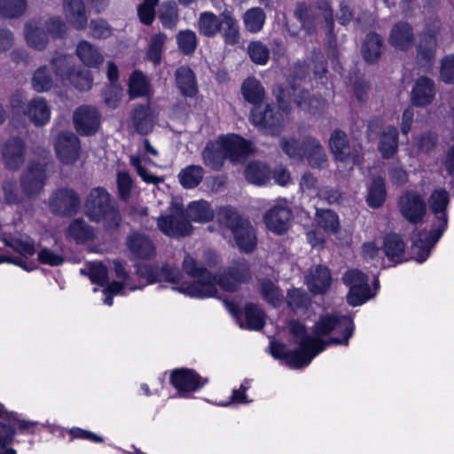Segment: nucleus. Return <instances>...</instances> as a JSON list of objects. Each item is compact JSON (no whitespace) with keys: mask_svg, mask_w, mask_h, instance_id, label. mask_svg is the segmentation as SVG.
Here are the masks:
<instances>
[{"mask_svg":"<svg viewBox=\"0 0 454 454\" xmlns=\"http://www.w3.org/2000/svg\"><path fill=\"white\" fill-rule=\"evenodd\" d=\"M182 265L184 271L195 280L183 284L176 289L193 297L215 296L217 294L216 285L226 292H235L241 284L252 278L249 263L245 259L234 261L217 276L213 275L189 254L184 258Z\"/></svg>","mask_w":454,"mask_h":454,"instance_id":"f257e3e1","label":"nucleus"},{"mask_svg":"<svg viewBox=\"0 0 454 454\" xmlns=\"http://www.w3.org/2000/svg\"><path fill=\"white\" fill-rule=\"evenodd\" d=\"M450 202L449 193L443 189H437L428 199L430 211L434 214L431 230L420 231L413 239V253L416 260L423 262L428 257L431 248L442 237L448 224L446 209Z\"/></svg>","mask_w":454,"mask_h":454,"instance_id":"f03ea898","label":"nucleus"},{"mask_svg":"<svg viewBox=\"0 0 454 454\" xmlns=\"http://www.w3.org/2000/svg\"><path fill=\"white\" fill-rule=\"evenodd\" d=\"M253 153L252 143L237 135L220 137L216 142H208L203 150L204 163L215 171L223 166L224 160L243 162Z\"/></svg>","mask_w":454,"mask_h":454,"instance_id":"7ed1b4c3","label":"nucleus"},{"mask_svg":"<svg viewBox=\"0 0 454 454\" xmlns=\"http://www.w3.org/2000/svg\"><path fill=\"white\" fill-rule=\"evenodd\" d=\"M84 214L94 223H103L109 230L118 228L121 223V215L115 201L103 187L90 191L84 201Z\"/></svg>","mask_w":454,"mask_h":454,"instance_id":"20e7f679","label":"nucleus"},{"mask_svg":"<svg viewBox=\"0 0 454 454\" xmlns=\"http://www.w3.org/2000/svg\"><path fill=\"white\" fill-rule=\"evenodd\" d=\"M217 220L230 230L237 246L246 253H252L256 247V235L251 223L244 218L234 207H223L219 209Z\"/></svg>","mask_w":454,"mask_h":454,"instance_id":"39448f33","label":"nucleus"},{"mask_svg":"<svg viewBox=\"0 0 454 454\" xmlns=\"http://www.w3.org/2000/svg\"><path fill=\"white\" fill-rule=\"evenodd\" d=\"M289 331L295 338L299 348L293 350L290 364L294 369L305 367L325 348V343L314 336L307 334L305 326L297 321L289 324Z\"/></svg>","mask_w":454,"mask_h":454,"instance_id":"423d86ee","label":"nucleus"},{"mask_svg":"<svg viewBox=\"0 0 454 454\" xmlns=\"http://www.w3.org/2000/svg\"><path fill=\"white\" fill-rule=\"evenodd\" d=\"M318 12H320L324 17L329 37L334 39V20L333 11L326 0H318L316 5H312L306 2H299L296 4L294 9V16L301 22V28L309 35H311L317 30V18L318 16Z\"/></svg>","mask_w":454,"mask_h":454,"instance_id":"0eeeda50","label":"nucleus"},{"mask_svg":"<svg viewBox=\"0 0 454 454\" xmlns=\"http://www.w3.org/2000/svg\"><path fill=\"white\" fill-rule=\"evenodd\" d=\"M354 330V324L350 317L346 316L327 315L321 317L320 319L315 324L313 333L315 338L327 335L332 332H338L342 333L343 338H331L327 341L322 340L325 343V347L330 344H344L347 345L348 339L352 336Z\"/></svg>","mask_w":454,"mask_h":454,"instance_id":"6e6552de","label":"nucleus"},{"mask_svg":"<svg viewBox=\"0 0 454 454\" xmlns=\"http://www.w3.org/2000/svg\"><path fill=\"white\" fill-rule=\"evenodd\" d=\"M158 229L171 238L189 236L192 226L185 215V209L180 203H172L169 213L157 218Z\"/></svg>","mask_w":454,"mask_h":454,"instance_id":"1a4fd4ad","label":"nucleus"},{"mask_svg":"<svg viewBox=\"0 0 454 454\" xmlns=\"http://www.w3.org/2000/svg\"><path fill=\"white\" fill-rule=\"evenodd\" d=\"M46 180V163L44 161H30L20 176V184L23 194L28 200L36 199L43 191Z\"/></svg>","mask_w":454,"mask_h":454,"instance_id":"9d476101","label":"nucleus"},{"mask_svg":"<svg viewBox=\"0 0 454 454\" xmlns=\"http://www.w3.org/2000/svg\"><path fill=\"white\" fill-rule=\"evenodd\" d=\"M80 195L71 188L63 187L52 192L49 198V207L54 215L69 217L79 211Z\"/></svg>","mask_w":454,"mask_h":454,"instance_id":"9b49d317","label":"nucleus"},{"mask_svg":"<svg viewBox=\"0 0 454 454\" xmlns=\"http://www.w3.org/2000/svg\"><path fill=\"white\" fill-rule=\"evenodd\" d=\"M368 280V277L358 270H350L344 274L343 282L349 287L348 302L350 305H361L373 297Z\"/></svg>","mask_w":454,"mask_h":454,"instance_id":"f8f14e48","label":"nucleus"},{"mask_svg":"<svg viewBox=\"0 0 454 454\" xmlns=\"http://www.w3.org/2000/svg\"><path fill=\"white\" fill-rule=\"evenodd\" d=\"M250 121L266 135L278 136L281 132L282 115L270 105L254 106L250 114Z\"/></svg>","mask_w":454,"mask_h":454,"instance_id":"ddd939ff","label":"nucleus"},{"mask_svg":"<svg viewBox=\"0 0 454 454\" xmlns=\"http://www.w3.org/2000/svg\"><path fill=\"white\" fill-rule=\"evenodd\" d=\"M329 146L336 160L341 162L350 160L353 164H360L361 153L359 148L350 145L344 131L340 129L333 130L330 137Z\"/></svg>","mask_w":454,"mask_h":454,"instance_id":"4468645a","label":"nucleus"},{"mask_svg":"<svg viewBox=\"0 0 454 454\" xmlns=\"http://www.w3.org/2000/svg\"><path fill=\"white\" fill-rule=\"evenodd\" d=\"M398 207L401 215L413 224L420 223L427 212L424 199L413 191H407L399 198Z\"/></svg>","mask_w":454,"mask_h":454,"instance_id":"2eb2a0df","label":"nucleus"},{"mask_svg":"<svg viewBox=\"0 0 454 454\" xmlns=\"http://www.w3.org/2000/svg\"><path fill=\"white\" fill-rule=\"evenodd\" d=\"M73 122L81 136H91L99 129L100 114L96 107L82 105L74 110Z\"/></svg>","mask_w":454,"mask_h":454,"instance_id":"dca6fc26","label":"nucleus"},{"mask_svg":"<svg viewBox=\"0 0 454 454\" xmlns=\"http://www.w3.org/2000/svg\"><path fill=\"white\" fill-rule=\"evenodd\" d=\"M54 146L58 158L64 164H74L80 158V139L73 132L59 133Z\"/></svg>","mask_w":454,"mask_h":454,"instance_id":"f3484780","label":"nucleus"},{"mask_svg":"<svg viewBox=\"0 0 454 454\" xmlns=\"http://www.w3.org/2000/svg\"><path fill=\"white\" fill-rule=\"evenodd\" d=\"M292 215V210L286 202L285 200L278 201L264 214L263 221L269 230L282 235L289 228Z\"/></svg>","mask_w":454,"mask_h":454,"instance_id":"a211bd4d","label":"nucleus"},{"mask_svg":"<svg viewBox=\"0 0 454 454\" xmlns=\"http://www.w3.org/2000/svg\"><path fill=\"white\" fill-rule=\"evenodd\" d=\"M440 30V23L436 21L432 27H426L419 34V41L417 45V59L424 64H430L434 60L437 39L436 35Z\"/></svg>","mask_w":454,"mask_h":454,"instance_id":"6ab92c4d","label":"nucleus"},{"mask_svg":"<svg viewBox=\"0 0 454 454\" xmlns=\"http://www.w3.org/2000/svg\"><path fill=\"white\" fill-rule=\"evenodd\" d=\"M126 246L137 259L150 260L156 254V247L152 239L139 231H133L127 236Z\"/></svg>","mask_w":454,"mask_h":454,"instance_id":"aec40b11","label":"nucleus"},{"mask_svg":"<svg viewBox=\"0 0 454 454\" xmlns=\"http://www.w3.org/2000/svg\"><path fill=\"white\" fill-rule=\"evenodd\" d=\"M436 88L434 82L427 76L419 77L411 91V101L417 107L431 105L435 98Z\"/></svg>","mask_w":454,"mask_h":454,"instance_id":"412c9836","label":"nucleus"},{"mask_svg":"<svg viewBox=\"0 0 454 454\" xmlns=\"http://www.w3.org/2000/svg\"><path fill=\"white\" fill-rule=\"evenodd\" d=\"M302 160H307L308 165L316 169L325 168L328 165V158L324 146L315 137L306 136L303 137Z\"/></svg>","mask_w":454,"mask_h":454,"instance_id":"4be33fe9","label":"nucleus"},{"mask_svg":"<svg viewBox=\"0 0 454 454\" xmlns=\"http://www.w3.org/2000/svg\"><path fill=\"white\" fill-rule=\"evenodd\" d=\"M26 145L20 137L8 139L3 147V160L11 170L19 169L25 161Z\"/></svg>","mask_w":454,"mask_h":454,"instance_id":"5701e85b","label":"nucleus"},{"mask_svg":"<svg viewBox=\"0 0 454 454\" xmlns=\"http://www.w3.org/2000/svg\"><path fill=\"white\" fill-rule=\"evenodd\" d=\"M230 310L236 316L239 325L242 328L258 331L265 325L264 312L256 304L247 303L244 311L240 313L234 307Z\"/></svg>","mask_w":454,"mask_h":454,"instance_id":"b1692460","label":"nucleus"},{"mask_svg":"<svg viewBox=\"0 0 454 454\" xmlns=\"http://www.w3.org/2000/svg\"><path fill=\"white\" fill-rule=\"evenodd\" d=\"M170 380L180 392H193L204 386L207 380L191 369H176L171 372Z\"/></svg>","mask_w":454,"mask_h":454,"instance_id":"393cba45","label":"nucleus"},{"mask_svg":"<svg viewBox=\"0 0 454 454\" xmlns=\"http://www.w3.org/2000/svg\"><path fill=\"white\" fill-rule=\"evenodd\" d=\"M415 43L412 26L407 21L395 23L390 32L389 43L397 50L408 51Z\"/></svg>","mask_w":454,"mask_h":454,"instance_id":"a878e982","label":"nucleus"},{"mask_svg":"<svg viewBox=\"0 0 454 454\" xmlns=\"http://www.w3.org/2000/svg\"><path fill=\"white\" fill-rule=\"evenodd\" d=\"M24 114L35 127H43L50 121L51 107L45 98L35 97L27 105Z\"/></svg>","mask_w":454,"mask_h":454,"instance_id":"bb28decb","label":"nucleus"},{"mask_svg":"<svg viewBox=\"0 0 454 454\" xmlns=\"http://www.w3.org/2000/svg\"><path fill=\"white\" fill-rule=\"evenodd\" d=\"M309 290L315 294H323L329 289L332 283L331 272L326 266L316 265L309 269L306 276Z\"/></svg>","mask_w":454,"mask_h":454,"instance_id":"cd10ccee","label":"nucleus"},{"mask_svg":"<svg viewBox=\"0 0 454 454\" xmlns=\"http://www.w3.org/2000/svg\"><path fill=\"white\" fill-rule=\"evenodd\" d=\"M25 37L27 44L38 51L46 48L49 39L41 20H32L25 25Z\"/></svg>","mask_w":454,"mask_h":454,"instance_id":"c85d7f7f","label":"nucleus"},{"mask_svg":"<svg viewBox=\"0 0 454 454\" xmlns=\"http://www.w3.org/2000/svg\"><path fill=\"white\" fill-rule=\"evenodd\" d=\"M2 239L7 247L17 251L22 257L31 256L35 252L34 240L26 234L4 232Z\"/></svg>","mask_w":454,"mask_h":454,"instance_id":"c756f323","label":"nucleus"},{"mask_svg":"<svg viewBox=\"0 0 454 454\" xmlns=\"http://www.w3.org/2000/svg\"><path fill=\"white\" fill-rule=\"evenodd\" d=\"M132 125L137 133L147 135L153 129V116L150 106L139 105L136 106L131 115Z\"/></svg>","mask_w":454,"mask_h":454,"instance_id":"7c9ffc66","label":"nucleus"},{"mask_svg":"<svg viewBox=\"0 0 454 454\" xmlns=\"http://www.w3.org/2000/svg\"><path fill=\"white\" fill-rule=\"evenodd\" d=\"M67 235L77 244H83L95 239V230L82 217H79L70 223Z\"/></svg>","mask_w":454,"mask_h":454,"instance_id":"2f4dec72","label":"nucleus"},{"mask_svg":"<svg viewBox=\"0 0 454 454\" xmlns=\"http://www.w3.org/2000/svg\"><path fill=\"white\" fill-rule=\"evenodd\" d=\"M220 33L226 44L235 45L239 42V27L238 20L230 11L225 10L221 13Z\"/></svg>","mask_w":454,"mask_h":454,"instance_id":"473e14b6","label":"nucleus"},{"mask_svg":"<svg viewBox=\"0 0 454 454\" xmlns=\"http://www.w3.org/2000/svg\"><path fill=\"white\" fill-rule=\"evenodd\" d=\"M64 11L70 23L77 29L87 26L88 18L82 0H63Z\"/></svg>","mask_w":454,"mask_h":454,"instance_id":"72a5a7b5","label":"nucleus"},{"mask_svg":"<svg viewBox=\"0 0 454 454\" xmlns=\"http://www.w3.org/2000/svg\"><path fill=\"white\" fill-rule=\"evenodd\" d=\"M384 159H390L398 150V130L393 126H387L382 131L378 146Z\"/></svg>","mask_w":454,"mask_h":454,"instance_id":"f704fd0d","label":"nucleus"},{"mask_svg":"<svg viewBox=\"0 0 454 454\" xmlns=\"http://www.w3.org/2000/svg\"><path fill=\"white\" fill-rule=\"evenodd\" d=\"M76 55L79 59L89 67H96L104 61L99 50L88 41H81L76 47Z\"/></svg>","mask_w":454,"mask_h":454,"instance_id":"c9c22d12","label":"nucleus"},{"mask_svg":"<svg viewBox=\"0 0 454 454\" xmlns=\"http://www.w3.org/2000/svg\"><path fill=\"white\" fill-rule=\"evenodd\" d=\"M404 249V242L398 234L390 233L384 238V253L386 256L395 263H398L403 261Z\"/></svg>","mask_w":454,"mask_h":454,"instance_id":"e433bc0d","label":"nucleus"},{"mask_svg":"<svg viewBox=\"0 0 454 454\" xmlns=\"http://www.w3.org/2000/svg\"><path fill=\"white\" fill-rule=\"evenodd\" d=\"M294 101L301 110L315 115L321 114L326 106V102L322 97H310L308 91H301L294 97Z\"/></svg>","mask_w":454,"mask_h":454,"instance_id":"4c0bfd02","label":"nucleus"},{"mask_svg":"<svg viewBox=\"0 0 454 454\" xmlns=\"http://www.w3.org/2000/svg\"><path fill=\"white\" fill-rule=\"evenodd\" d=\"M221 13L215 15L211 12H203L200 14L197 27L200 35L212 38L220 33Z\"/></svg>","mask_w":454,"mask_h":454,"instance_id":"58836bf2","label":"nucleus"},{"mask_svg":"<svg viewBox=\"0 0 454 454\" xmlns=\"http://www.w3.org/2000/svg\"><path fill=\"white\" fill-rule=\"evenodd\" d=\"M176 80L181 93L186 97H193L197 92L195 77L192 70L185 66L176 71Z\"/></svg>","mask_w":454,"mask_h":454,"instance_id":"ea45409f","label":"nucleus"},{"mask_svg":"<svg viewBox=\"0 0 454 454\" xmlns=\"http://www.w3.org/2000/svg\"><path fill=\"white\" fill-rule=\"evenodd\" d=\"M185 215L189 222H209L214 217V212L205 200L193 201L185 209Z\"/></svg>","mask_w":454,"mask_h":454,"instance_id":"a19ab883","label":"nucleus"},{"mask_svg":"<svg viewBox=\"0 0 454 454\" xmlns=\"http://www.w3.org/2000/svg\"><path fill=\"white\" fill-rule=\"evenodd\" d=\"M382 39L376 33H370L366 35L362 47V53L364 60L368 63H375L381 55Z\"/></svg>","mask_w":454,"mask_h":454,"instance_id":"79ce46f5","label":"nucleus"},{"mask_svg":"<svg viewBox=\"0 0 454 454\" xmlns=\"http://www.w3.org/2000/svg\"><path fill=\"white\" fill-rule=\"evenodd\" d=\"M241 91L245 99L253 105L260 104L265 95L264 88L254 77H249L243 82Z\"/></svg>","mask_w":454,"mask_h":454,"instance_id":"37998d69","label":"nucleus"},{"mask_svg":"<svg viewBox=\"0 0 454 454\" xmlns=\"http://www.w3.org/2000/svg\"><path fill=\"white\" fill-rule=\"evenodd\" d=\"M245 176L249 183L262 185L270 180V169L262 162L252 161L246 168Z\"/></svg>","mask_w":454,"mask_h":454,"instance_id":"c03bdc74","label":"nucleus"},{"mask_svg":"<svg viewBox=\"0 0 454 454\" xmlns=\"http://www.w3.org/2000/svg\"><path fill=\"white\" fill-rule=\"evenodd\" d=\"M258 288L262 298L273 307H278L283 299L280 288L270 279H258Z\"/></svg>","mask_w":454,"mask_h":454,"instance_id":"a18cd8bd","label":"nucleus"},{"mask_svg":"<svg viewBox=\"0 0 454 454\" xmlns=\"http://www.w3.org/2000/svg\"><path fill=\"white\" fill-rule=\"evenodd\" d=\"M31 85L39 93L48 91L53 88L54 81L48 66H41L35 71L31 79Z\"/></svg>","mask_w":454,"mask_h":454,"instance_id":"49530a36","label":"nucleus"},{"mask_svg":"<svg viewBox=\"0 0 454 454\" xmlns=\"http://www.w3.org/2000/svg\"><path fill=\"white\" fill-rule=\"evenodd\" d=\"M203 176L204 169L200 165H190L178 174L180 184L187 189L197 187L202 181Z\"/></svg>","mask_w":454,"mask_h":454,"instance_id":"de8ad7c7","label":"nucleus"},{"mask_svg":"<svg viewBox=\"0 0 454 454\" xmlns=\"http://www.w3.org/2000/svg\"><path fill=\"white\" fill-rule=\"evenodd\" d=\"M167 40V35L162 32L153 35L150 37L146 51L147 59L153 62L155 65H159L161 62L162 52Z\"/></svg>","mask_w":454,"mask_h":454,"instance_id":"09e8293b","label":"nucleus"},{"mask_svg":"<svg viewBox=\"0 0 454 454\" xmlns=\"http://www.w3.org/2000/svg\"><path fill=\"white\" fill-rule=\"evenodd\" d=\"M385 200V181L380 176L375 177L369 187L366 201L370 207L377 208L383 205Z\"/></svg>","mask_w":454,"mask_h":454,"instance_id":"8fccbe9b","label":"nucleus"},{"mask_svg":"<svg viewBox=\"0 0 454 454\" xmlns=\"http://www.w3.org/2000/svg\"><path fill=\"white\" fill-rule=\"evenodd\" d=\"M51 65L55 75L65 84L75 69L71 62V59L66 55L56 56L51 60Z\"/></svg>","mask_w":454,"mask_h":454,"instance_id":"3c124183","label":"nucleus"},{"mask_svg":"<svg viewBox=\"0 0 454 454\" xmlns=\"http://www.w3.org/2000/svg\"><path fill=\"white\" fill-rule=\"evenodd\" d=\"M265 19L263 10L259 7L251 8L243 15L245 27L251 33L259 32L265 23Z\"/></svg>","mask_w":454,"mask_h":454,"instance_id":"603ef678","label":"nucleus"},{"mask_svg":"<svg viewBox=\"0 0 454 454\" xmlns=\"http://www.w3.org/2000/svg\"><path fill=\"white\" fill-rule=\"evenodd\" d=\"M288 307L294 311H304L310 304V297L303 289L294 288L286 295Z\"/></svg>","mask_w":454,"mask_h":454,"instance_id":"864d4df0","label":"nucleus"},{"mask_svg":"<svg viewBox=\"0 0 454 454\" xmlns=\"http://www.w3.org/2000/svg\"><path fill=\"white\" fill-rule=\"evenodd\" d=\"M27 0H0V15L4 18H18L24 14Z\"/></svg>","mask_w":454,"mask_h":454,"instance_id":"5fc2aeb1","label":"nucleus"},{"mask_svg":"<svg viewBox=\"0 0 454 454\" xmlns=\"http://www.w3.org/2000/svg\"><path fill=\"white\" fill-rule=\"evenodd\" d=\"M279 146L290 159L302 160L303 139L300 142L294 137H283L279 140Z\"/></svg>","mask_w":454,"mask_h":454,"instance_id":"6e6d98bb","label":"nucleus"},{"mask_svg":"<svg viewBox=\"0 0 454 454\" xmlns=\"http://www.w3.org/2000/svg\"><path fill=\"white\" fill-rule=\"evenodd\" d=\"M176 43L182 53L191 55L195 51L198 45L197 35L192 30H181L176 34Z\"/></svg>","mask_w":454,"mask_h":454,"instance_id":"4d7b16f0","label":"nucleus"},{"mask_svg":"<svg viewBox=\"0 0 454 454\" xmlns=\"http://www.w3.org/2000/svg\"><path fill=\"white\" fill-rule=\"evenodd\" d=\"M316 219L319 227L325 231L337 232L339 229L338 215L330 209H317Z\"/></svg>","mask_w":454,"mask_h":454,"instance_id":"13d9d810","label":"nucleus"},{"mask_svg":"<svg viewBox=\"0 0 454 454\" xmlns=\"http://www.w3.org/2000/svg\"><path fill=\"white\" fill-rule=\"evenodd\" d=\"M159 20L165 28L175 29L179 20L176 4L175 3L165 4L159 14Z\"/></svg>","mask_w":454,"mask_h":454,"instance_id":"bf43d9fd","label":"nucleus"},{"mask_svg":"<svg viewBox=\"0 0 454 454\" xmlns=\"http://www.w3.org/2000/svg\"><path fill=\"white\" fill-rule=\"evenodd\" d=\"M247 53L251 60L257 65L266 64L270 58L268 47L259 41L251 42L248 44Z\"/></svg>","mask_w":454,"mask_h":454,"instance_id":"052dcab7","label":"nucleus"},{"mask_svg":"<svg viewBox=\"0 0 454 454\" xmlns=\"http://www.w3.org/2000/svg\"><path fill=\"white\" fill-rule=\"evenodd\" d=\"M157 282L166 281L177 284L182 279V272L180 270L171 264L165 263L160 267L157 266Z\"/></svg>","mask_w":454,"mask_h":454,"instance_id":"680f3d73","label":"nucleus"},{"mask_svg":"<svg viewBox=\"0 0 454 454\" xmlns=\"http://www.w3.org/2000/svg\"><path fill=\"white\" fill-rule=\"evenodd\" d=\"M71 84L77 90H88L92 86V78L88 71L74 69L66 84Z\"/></svg>","mask_w":454,"mask_h":454,"instance_id":"e2e57ef3","label":"nucleus"},{"mask_svg":"<svg viewBox=\"0 0 454 454\" xmlns=\"http://www.w3.org/2000/svg\"><path fill=\"white\" fill-rule=\"evenodd\" d=\"M148 90V82L145 76L139 71L132 73L129 78V92L131 97L145 95Z\"/></svg>","mask_w":454,"mask_h":454,"instance_id":"0e129e2a","label":"nucleus"},{"mask_svg":"<svg viewBox=\"0 0 454 454\" xmlns=\"http://www.w3.org/2000/svg\"><path fill=\"white\" fill-rule=\"evenodd\" d=\"M4 199L8 204H20L23 197L20 194L17 184L13 180H5L2 184Z\"/></svg>","mask_w":454,"mask_h":454,"instance_id":"69168bd1","label":"nucleus"},{"mask_svg":"<svg viewBox=\"0 0 454 454\" xmlns=\"http://www.w3.org/2000/svg\"><path fill=\"white\" fill-rule=\"evenodd\" d=\"M37 257L41 263L50 266L61 265L65 261L64 255L62 254L46 247L42 248L39 251Z\"/></svg>","mask_w":454,"mask_h":454,"instance_id":"338daca9","label":"nucleus"},{"mask_svg":"<svg viewBox=\"0 0 454 454\" xmlns=\"http://www.w3.org/2000/svg\"><path fill=\"white\" fill-rule=\"evenodd\" d=\"M440 76L445 83L454 82V56H446L441 64Z\"/></svg>","mask_w":454,"mask_h":454,"instance_id":"774afa93","label":"nucleus"}]
</instances>
